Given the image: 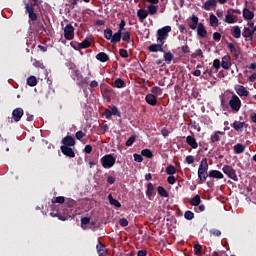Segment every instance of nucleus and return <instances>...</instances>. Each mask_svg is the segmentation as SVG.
<instances>
[{
    "mask_svg": "<svg viewBox=\"0 0 256 256\" xmlns=\"http://www.w3.org/2000/svg\"><path fill=\"white\" fill-rule=\"evenodd\" d=\"M237 21H238L237 16H234L233 14H226V16L224 17V23H227V24L237 23Z\"/></svg>",
    "mask_w": 256,
    "mask_h": 256,
    "instance_id": "nucleus-30",
    "label": "nucleus"
},
{
    "mask_svg": "<svg viewBox=\"0 0 256 256\" xmlns=\"http://www.w3.org/2000/svg\"><path fill=\"white\" fill-rule=\"evenodd\" d=\"M119 225L120 227H128L129 221L126 218H120L119 219Z\"/></svg>",
    "mask_w": 256,
    "mask_h": 256,
    "instance_id": "nucleus-59",
    "label": "nucleus"
},
{
    "mask_svg": "<svg viewBox=\"0 0 256 256\" xmlns=\"http://www.w3.org/2000/svg\"><path fill=\"white\" fill-rule=\"evenodd\" d=\"M220 64L223 69L229 70L230 67L232 66V61L230 59V56L229 55L223 56L222 62Z\"/></svg>",
    "mask_w": 256,
    "mask_h": 256,
    "instance_id": "nucleus-14",
    "label": "nucleus"
},
{
    "mask_svg": "<svg viewBox=\"0 0 256 256\" xmlns=\"http://www.w3.org/2000/svg\"><path fill=\"white\" fill-rule=\"evenodd\" d=\"M60 151H62L64 156H67L69 158H74L75 153L72 148L67 147V146H60Z\"/></svg>",
    "mask_w": 256,
    "mask_h": 256,
    "instance_id": "nucleus-17",
    "label": "nucleus"
},
{
    "mask_svg": "<svg viewBox=\"0 0 256 256\" xmlns=\"http://www.w3.org/2000/svg\"><path fill=\"white\" fill-rule=\"evenodd\" d=\"M112 36H113V30H111L110 28H107L104 30L105 39L110 40Z\"/></svg>",
    "mask_w": 256,
    "mask_h": 256,
    "instance_id": "nucleus-50",
    "label": "nucleus"
},
{
    "mask_svg": "<svg viewBox=\"0 0 256 256\" xmlns=\"http://www.w3.org/2000/svg\"><path fill=\"white\" fill-rule=\"evenodd\" d=\"M116 161L117 159H115V157L112 154L104 155L100 159L101 166H103L104 169L113 168Z\"/></svg>",
    "mask_w": 256,
    "mask_h": 256,
    "instance_id": "nucleus-1",
    "label": "nucleus"
},
{
    "mask_svg": "<svg viewBox=\"0 0 256 256\" xmlns=\"http://www.w3.org/2000/svg\"><path fill=\"white\" fill-rule=\"evenodd\" d=\"M125 26H126V22L124 19L120 20V23L118 24L119 30L118 32H123L125 31Z\"/></svg>",
    "mask_w": 256,
    "mask_h": 256,
    "instance_id": "nucleus-61",
    "label": "nucleus"
},
{
    "mask_svg": "<svg viewBox=\"0 0 256 256\" xmlns=\"http://www.w3.org/2000/svg\"><path fill=\"white\" fill-rule=\"evenodd\" d=\"M122 32L118 31L109 39L113 45H117L122 40Z\"/></svg>",
    "mask_w": 256,
    "mask_h": 256,
    "instance_id": "nucleus-24",
    "label": "nucleus"
},
{
    "mask_svg": "<svg viewBox=\"0 0 256 256\" xmlns=\"http://www.w3.org/2000/svg\"><path fill=\"white\" fill-rule=\"evenodd\" d=\"M62 144L63 146L62 147H74L75 146V139L70 136V135H67L66 137H64L62 139Z\"/></svg>",
    "mask_w": 256,
    "mask_h": 256,
    "instance_id": "nucleus-9",
    "label": "nucleus"
},
{
    "mask_svg": "<svg viewBox=\"0 0 256 256\" xmlns=\"http://www.w3.org/2000/svg\"><path fill=\"white\" fill-rule=\"evenodd\" d=\"M109 113L113 114L114 116L121 117V112H119L117 106H112L111 110H109Z\"/></svg>",
    "mask_w": 256,
    "mask_h": 256,
    "instance_id": "nucleus-55",
    "label": "nucleus"
},
{
    "mask_svg": "<svg viewBox=\"0 0 256 256\" xmlns=\"http://www.w3.org/2000/svg\"><path fill=\"white\" fill-rule=\"evenodd\" d=\"M96 60L100 61L101 63H106L107 61H110V56L104 52H100L96 55Z\"/></svg>",
    "mask_w": 256,
    "mask_h": 256,
    "instance_id": "nucleus-29",
    "label": "nucleus"
},
{
    "mask_svg": "<svg viewBox=\"0 0 256 256\" xmlns=\"http://www.w3.org/2000/svg\"><path fill=\"white\" fill-rule=\"evenodd\" d=\"M229 106L230 109L233 110L234 113H238L241 109V100L240 98L236 95L233 94L229 100Z\"/></svg>",
    "mask_w": 256,
    "mask_h": 256,
    "instance_id": "nucleus-3",
    "label": "nucleus"
},
{
    "mask_svg": "<svg viewBox=\"0 0 256 256\" xmlns=\"http://www.w3.org/2000/svg\"><path fill=\"white\" fill-rule=\"evenodd\" d=\"M245 146L242 143H237L236 146H234V153L241 154L244 153Z\"/></svg>",
    "mask_w": 256,
    "mask_h": 256,
    "instance_id": "nucleus-38",
    "label": "nucleus"
},
{
    "mask_svg": "<svg viewBox=\"0 0 256 256\" xmlns=\"http://www.w3.org/2000/svg\"><path fill=\"white\" fill-rule=\"evenodd\" d=\"M150 93H152L154 96H159L162 94V89L159 86H154L152 89H150Z\"/></svg>",
    "mask_w": 256,
    "mask_h": 256,
    "instance_id": "nucleus-44",
    "label": "nucleus"
},
{
    "mask_svg": "<svg viewBox=\"0 0 256 256\" xmlns=\"http://www.w3.org/2000/svg\"><path fill=\"white\" fill-rule=\"evenodd\" d=\"M185 163H187L189 165L195 163V156H192V155L186 156Z\"/></svg>",
    "mask_w": 256,
    "mask_h": 256,
    "instance_id": "nucleus-58",
    "label": "nucleus"
},
{
    "mask_svg": "<svg viewBox=\"0 0 256 256\" xmlns=\"http://www.w3.org/2000/svg\"><path fill=\"white\" fill-rule=\"evenodd\" d=\"M133 158H134V161H136L137 163L143 162V156L140 154H133Z\"/></svg>",
    "mask_w": 256,
    "mask_h": 256,
    "instance_id": "nucleus-64",
    "label": "nucleus"
},
{
    "mask_svg": "<svg viewBox=\"0 0 256 256\" xmlns=\"http://www.w3.org/2000/svg\"><path fill=\"white\" fill-rule=\"evenodd\" d=\"M209 24L211 26L217 27L218 26V18H217V16H215L214 14L209 15Z\"/></svg>",
    "mask_w": 256,
    "mask_h": 256,
    "instance_id": "nucleus-41",
    "label": "nucleus"
},
{
    "mask_svg": "<svg viewBox=\"0 0 256 256\" xmlns=\"http://www.w3.org/2000/svg\"><path fill=\"white\" fill-rule=\"evenodd\" d=\"M170 32L171 26H164L157 30V42L165 44V40L169 36Z\"/></svg>",
    "mask_w": 256,
    "mask_h": 256,
    "instance_id": "nucleus-2",
    "label": "nucleus"
},
{
    "mask_svg": "<svg viewBox=\"0 0 256 256\" xmlns=\"http://www.w3.org/2000/svg\"><path fill=\"white\" fill-rule=\"evenodd\" d=\"M33 66L36 67V68H40V69H44L45 68L43 62H40L38 60H34Z\"/></svg>",
    "mask_w": 256,
    "mask_h": 256,
    "instance_id": "nucleus-63",
    "label": "nucleus"
},
{
    "mask_svg": "<svg viewBox=\"0 0 256 256\" xmlns=\"http://www.w3.org/2000/svg\"><path fill=\"white\" fill-rule=\"evenodd\" d=\"M96 250L98 256H107L106 245H104L102 242L98 241Z\"/></svg>",
    "mask_w": 256,
    "mask_h": 256,
    "instance_id": "nucleus-19",
    "label": "nucleus"
},
{
    "mask_svg": "<svg viewBox=\"0 0 256 256\" xmlns=\"http://www.w3.org/2000/svg\"><path fill=\"white\" fill-rule=\"evenodd\" d=\"M254 35L255 33L251 31V29H249L248 27H245L244 32H242V37L250 42L254 41Z\"/></svg>",
    "mask_w": 256,
    "mask_h": 256,
    "instance_id": "nucleus-15",
    "label": "nucleus"
},
{
    "mask_svg": "<svg viewBox=\"0 0 256 256\" xmlns=\"http://www.w3.org/2000/svg\"><path fill=\"white\" fill-rule=\"evenodd\" d=\"M141 156L146 157V159H152L154 157V154L152 153L151 150L146 148V149L141 151Z\"/></svg>",
    "mask_w": 256,
    "mask_h": 256,
    "instance_id": "nucleus-39",
    "label": "nucleus"
},
{
    "mask_svg": "<svg viewBox=\"0 0 256 256\" xmlns=\"http://www.w3.org/2000/svg\"><path fill=\"white\" fill-rule=\"evenodd\" d=\"M196 29H197V35L198 36H200L202 38L207 37V30H206V27L204 26V24H202V23L198 24Z\"/></svg>",
    "mask_w": 256,
    "mask_h": 256,
    "instance_id": "nucleus-21",
    "label": "nucleus"
},
{
    "mask_svg": "<svg viewBox=\"0 0 256 256\" xmlns=\"http://www.w3.org/2000/svg\"><path fill=\"white\" fill-rule=\"evenodd\" d=\"M223 135H225V132L215 131L214 134L211 135L209 143L211 144L219 143L221 141L220 136H223Z\"/></svg>",
    "mask_w": 256,
    "mask_h": 256,
    "instance_id": "nucleus-10",
    "label": "nucleus"
},
{
    "mask_svg": "<svg viewBox=\"0 0 256 256\" xmlns=\"http://www.w3.org/2000/svg\"><path fill=\"white\" fill-rule=\"evenodd\" d=\"M166 173L167 175L173 176L175 173H177V168L170 164L166 167Z\"/></svg>",
    "mask_w": 256,
    "mask_h": 256,
    "instance_id": "nucleus-42",
    "label": "nucleus"
},
{
    "mask_svg": "<svg viewBox=\"0 0 256 256\" xmlns=\"http://www.w3.org/2000/svg\"><path fill=\"white\" fill-rule=\"evenodd\" d=\"M157 194L163 198H169V192L163 186H157Z\"/></svg>",
    "mask_w": 256,
    "mask_h": 256,
    "instance_id": "nucleus-33",
    "label": "nucleus"
},
{
    "mask_svg": "<svg viewBox=\"0 0 256 256\" xmlns=\"http://www.w3.org/2000/svg\"><path fill=\"white\" fill-rule=\"evenodd\" d=\"M70 46H71V48L74 49L75 51H80V50L83 49V48H81L80 43H78L77 41H72V42L70 43Z\"/></svg>",
    "mask_w": 256,
    "mask_h": 256,
    "instance_id": "nucleus-52",
    "label": "nucleus"
},
{
    "mask_svg": "<svg viewBox=\"0 0 256 256\" xmlns=\"http://www.w3.org/2000/svg\"><path fill=\"white\" fill-rule=\"evenodd\" d=\"M85 136L86 134L81 130L75 133V138L79 141H81Z\"/></svg>",
    "mask_w": 256,
    "mask_h": 256,
    "instance_id": "nucleus-60",
    "label": "nucleus"
},
{
    "mask_svg": "<svg viewBox=\"0 0 256 256\" xmlns=\"http://www.w3.org/2000/svg\"><path fill=\"white\" fill-rule=\"evenodd\" d=\"M163 53H164V61H166L167 63H170L171 61H173L174 56L172 53L166 52V51H164Z\"/></svg>",
    "mask_w": 256,
    "mask_h": 256,
    "instance_id": "nucleus-45",
    "label": "nucleus"
},
{
    "mask_svg": "<svg viewBox=\"0 0 256 256\" xmlns=\"http://www.w3.org/2000/svg\"><path fill=\"white\" fill-rule=\"evenodd\" d=\"M130 36L131 34L129 31H126V32L123 31L121 39L123 40L124 43L129 44L131 40Z\"/></svg>",
    "mask_w": 256,
    "mask_h": 256,
    "instance_id": "nucleus-40",
    "label": "nucleus"
},
{
    "mask_svg": "<svg viewBox=\"0 0 256 256\" xmlns=\"http://www.w3.org/2000/svg\"><path fill=\"white\" fill-rule=\"evenodd\" d=\"M27 85H29L30 87H34L37 85V78L36 76H30L29 78H27Z\"/></svg>",
    "mask_w": 256,
    "mask_h": 256,
    "instance_id": "nucleus-43",
    "label": "nucleus"
},
{
    "mask_svg": "<svg viewBox=\"0 0 256 256\" xmlns=\"http://www.w3.org/2000/svg\"><path fill=\"white\" fill-rule=\"evenodd\" d=\"M74 27L71 24H67L66 27H64V39L71 41L74 39Z\"/></svg>",
    "mask_w": 256,
    "mask_h": 256,
    "instance_id": "nucleus-6",
    "label": "nucleus"
},
{
    "mask_svg": "<svg viewBox=\"0 0 256 256\" xmlns=\"http://www.w3.org/2000/svg\"><path fill=\"white\" fill-rule=\"evenodd\" d=\"M227 49H229V52L233 54L234 58L239 59L240 48H236L233 43H227Z\"/></svg>",
    "mask_w": 256,
    "mask_h": 256,
    "instance_id": "nucleus-13",
    "label": "nucleus"
},
{
    "mask_svg": "<svg viewBox=\"0 0 256 256\" xmlns=\"http://www.w3.org/2000/svg\"><path fill=\"white\" fill-rule=\"evenodd\" d=\"M134 142H136V136L135 135H131L130 138L127 139L125 145H126V147H132Z\"/></svg>",
    "mask_w": 256,
    "mask_h": 256,
    "instance_id": "nucleus-47",
    "label": "nucleus"
},
{
    "mask_svg": "<svg viewBox=\"0 0 256 256\" xmlns=\"http://www.w3.org/2000/svg\"><path fill=\"white\" fill-rule=\"evenodd\" d=\"M202 251H203V248L200 244L194 245V255L200 256Z\"/></svg>",
    "mask_w": 256,
    "mask_h": 256,
    "instance_id": "nucleus-51",
    "label": "nucleus"
},
{
    "mask_svg": "<svg viewBox=\"0 0 256 256\" xmlns=\"http://www.w3.org/2000/svg\"><path fill=\"white\" fill-rule=\"evenodd\" d=\"M91 223V218L90 217H83L81 219V226L83 229H86V226Z\"/></svg>",
    "mask_w": 256,
    "mask_h": 256,
    "instance_id": "nucleus-48",
    "label": "nucleus"
},
{
    "mask_svg": "<svg viewBox=\"0 0 256 256\" xmlns=\"http://www.w3.org/2000/svg\"><path fill=\"white\" fill-rule=\"evenodd\" d=\"M208 177L221 180L223 179V174L219 170H211L208 173Z\"/></svg>",
    "mask_w": 256,
    "mask_h": 256,
    "instance_id": "nucleus-26",
    "label": "nucleus"
},
{
    "mask_svg": "<svg viewBox=\"0 0 256 256\" xmlns=\"http://www.w3.org/2000/svg\"><path fill=\"white\" fill-rule=\"evenodd\" d=\"M242 16L246 21H251L252 19H254V12H252L248 8H244V10H242Z\"/></svg>",
    "mask_w": 256,
    "mask_h": 256,
    "instance_id": "nucleus-23",
    "label": "nucleus"
},
{
    "mask_svg": "<svg viewBox=\"0 0 256 256\" xmlns=\"http://www.w3.org/2000/svg\"><path fill=\"white\" fill-rule=\"evenodd\" d=\"M146 12L149 13L150 16H155L158 13V6L154 4L148 5Z\"/></svg>",
    "mask_w": 256,
    "mask_h": 256,
    "instance_id": "nucleus-32",
    "label": "nucleus"
},
{
    "mask_svg": "<svg viewBox=\"0 0 256 256\" xmlns=\"http://www.w3.org/2000/svg\"><path fill=\"white\" fill-rule=\"evenodd\" d=\"M145 102L148 103L150 106H156V96L154 94H148L145 96Z\"/></svg>",
    "mask_w": 256,
    "mask_h": 256,
    "instance_id": "nucleus-27",
    "label": "nucleus"
},
{
    "mask_svg": "<svg viewBox=\"0 0 256 256\" xmlns=\"http://www.w3.org/2000/svg\"><path fill=\"white\" fill-rule=\"evenodd\" d=\"M236 90V93L238 94L239 97H248L249 96V92L247 90V88H245L244 86L241 85H237L236 88H234Z\"/></svg>",
    "mask_w": 256,
    "mask_h": 256,
    "instance_id": "nucleus-18",
    "label": "nucleus"
},
{
    "mask_svg": "<svg viewBox=\"0 0 256 256\" xmlns=\"http://www.w3.org/2000/svg\"><path fill=\"white\" fill-rule=\"evenodd\" d=\"M208 172V163L207 159H203L198 166V173H207Z\"/></svg>",
    "mask_w": 256,
    "mask_h": 256,
    "instance_id": "nucleus-28",
    "label": "nucleus"
},
{
    "mask_svg": "<svg viewBox=\"0 0 256 256\" xmlns=\"http://www.w3.org/2000/svg\"><path fill=\"white\" fill-rule=\"evenodd\" d=\"M72 70V79H74V81H82V75L80 73V70H78L77 67H71Z\"/></svg>",
    "mask_w": 256,
    "mask_h": 256,
    "instance_id": "nucleus-22",
    "label": "nucleus"
},
{
    "mask_svg": "<svg viewBox=\"0 0 256 256\" xmlns=\"http://www.w3.org/2000/svg\"><path fill=\"white\" fill-rule=\"evenodd\" d=\"M231 36H233L236 39H240L241 37L240 26H233V28H231Z\"/></svg>",
    "mask_w": 256,
    "mask_h": 256,
    "instance_id": "nucleus-31",
    "label": "nucleus"
},
{
    "mask_svg": "<svg viewBox=\"0 0 256 256\" xmlns=\"http://www.w3.org/2000/svg\"><path fill=\"white\" fill-rule=\"evenodd\" d=\"M224 175H227L231 180L238 182L239 178L237 177L236 170L233 169L230 165H224L222 168Z\"/></svg>",
    "mask_w": 256,
    "mask_h": 256,
    "instance_id": "nucleus-4",
    "label": "nucleus"
},
{
    "mask_svg": "<svg viewBox=\"0 0 256 256\" xmlns=\"http://www.w3.org/2000/svg\"><path fill=\"white\" fill-rule=\"evenodd\" d=\"M207 177H209L207 172H198V179L201 181V183L206 182Z\"/></svg>",
    "mask_w": 256,
    "mask_h": 256,
    "instance_id": "nucleus-49",
    "label": "nucleus"
},
{
    "mask_svg": "<svg viewBox=\"0 0 256 256\" xmlns=\"http://www.w3.org/2000/svg\"><path fill=\"white\" fill-rule=\"evenodd\" d=\"M163 45H165V43L152 44L148 47V51L150 53H165V50H163Z\"/></svg>",
    "mask_w": 256,
    "mask_h": 256,
    "instance_id": "nucleus-7",
    "label": "nucleus"
},
{
    "mask_svg": "<svg viewBox=\"0 0 256 256\" xmlns=\"http://www.w3.org/2000/svg\"><path fill=\"white\" fill-rule=\"evenodd\" d=\"M199 17L193 15L192 17H190V21L188 20V25L189 28L192 30H196L197 27L199 26Z\"/></svg>",
    "mask_w": 256,
    "mask_h": 256,
    "instance_id": "nucleus-16",
    "label": "nucleus"
},
{
    "mask_svg": "<svg viewBox=\"0 0 256 256\" xmlns=\"http://www.w3.org/2000/svg\"><path fill=\"white\" fill-rule=\"evenodd\" d=\"M52 203L53 204H56V203L63 204V203H65V197H62V196L55 197V198H53Z\"/></svg>",
    "mask_w": 256,
    "mask_h": 256,
    "instance_id": "nucleus-54",
    "label": "nucleus"
},
{
    "mask_svg": "<svg viewBox=\"0 0 256 256\" xmlns=\"http://www.w3.org/2000/svg\"><path fill=\"white\" fill-rule=\"evenodd\" d=\"M183 216L185 217L186 220L192 221V219L195 218V213H193L191 210H188L185 212Z\"/></svg>",
    "mask_w": 256,
    "mask_h": 256,
    "instance_id": "nucleus-46",
    "label": "nucleus"
},
{
    "mask_svg": "<svg viewBox=\"0 0 256 256\" xmlns=\"http://www.w3.org/2000/svg\"><path fill=\"white\" fill-rule=\"evenodd\" d=\"M108 201H109V204H111L112 206H115L116 208L122 207L121 202L115 199L111 194L108 195Z\"/></svg>",
    "mask_w": 256,
    "mask_h": 256,
    "instance_id": "nucleus-34",
    "label": "nucleus"
},
{
    "mask_svg": "<svg viewBox=\"0 0 256 256\" xmlns=\"http://www.w3.org/2000/svg\"><path fill=\"white\" fill-rule=\"evenodd\" d=\"M125 81L122 80L121 78H117L115 81H114V87L117 88V89H122V88H125Z\"/></svg>",
    "mask_w": 256,
    "mask_h": 256,
    "instance_id": "nucleus-37",
    "label": "nucleus"
},
{
    "mask_svg": "<svg viewBox=\"0 0 256 256\" xmlns=\"http://www.w3.org/2000/svg\"><path fill=\"white\" fill-rule=\"evenodd\" d=\"M154 191H155V187L154 184L149 183L146 185V197H152V195H154Z\"/></svg>",
    "mask_w": 256,
    "mask_h": 256,
    "instance_id": "nucleus-35",
    "label": "nucleus"
},
{
    "mask_svg": "<svg viewBox=\"0 0 256 256\" xmlns=\"http://www.w3.org/2000/svg\"><path fill=\"white\" fill-rule=\"evenodd\" d=\"M24 114V111L22 108H15L14 111H12V119H14L15 122L21 121V118Z\"/></svg>",
    "mask_w": 256,
    "mask_h": 256,
    "instance_id": "nucleus-11",
    "label": "nucleus"
},
{
    "mask_svg": "<svg viewBox=\"0 0 256 256\" xmlns=\"http://www.w3.org/2000/svg\"><path fill=\"white\" fill-rule=\"evenodd\" d=\"M213 67L216 69V72L221 68V61L219 59H215L213 62Z\"/></svg>",
    "mask_w": 256,
    "mask_h": 256,
    "instance_id": "nucleus-62",
    "label": "nucleus"
},
{
    "mask_svg": "<svg viewBox=\"0 0 256 256\" xmlns=\"http://www.w3.org/2000/svg\"><path fill=\"white\" fill-rule=\"evenodd\" d=\"M201 203V199H200V195L199 194H196L192 200H190V205L194 206V207H197L199 206Z\"/></svg>",
    "mask_w": 256,
    "mask_h": 256,
    "instance_id": "nucleus-36",
    "label": "nucleus"
},
{
    "mask_svg": "<svg viewBox=\"0 0 256 256\" xmlns=\"http://www.w3.org/2000/svg\"><path fill=\"white\" fill-rule=\"evenodd\" d=\"M148 15L149 13L145 9H140L137 11V17L141 23H143L145 19H147Z\"/></svg>",
    "mask_w": 256,
    "mask_h": 256,
    "instance_id": "nucleus-25",
    "label": "nucleus"
},
{
    "mask_svg": "<svg viewBox=\"0 0 256 256\" xmlns=\"http://www.w3.org/2000/svg\"><path fill=\"white\" fill-rule=\"evenodd\" d=\"M209 234H211L214 237H221L222 232L221 230H218V229H212V230H209Z\"/></svg>",
    "mask_w": 256,
    "mask_h": 256,
    "instance_id": "nucleus-56",
    "label": "nucleus"
},
{
    "mask_svg": "<svg viewBox=\"0 0 256 256\" xmlns=\"http://www.w3.org/2000/svg\"><path fill=\"white\" fill-rule=\"evenodd\" d=\"M231 127H233L236 132H243L244 127L247 128L248 124L241 121H234L233 124H231Z\"/></svg>",
    "mask_w": 256,
    "mask_h": 256,
    "instance_id": "nucleus-12",
    "label": "nucleus"
},
{
    "mask_svg": "<svg viewBox=\"0 0 256 256\" xmlns=\"http://www.w3.org/2000/svg\"><path fill=\"white\" fill-rule=\"evenodd\" d=\"M186 144H188L192 149H197L199 147V145L197 144L196 138L191 135L186 137Z\"/></svg>",
    "mask_w": 256,
    "mask_h": 256,
    "instance_id": "nucleus-20",
    "label": "nucleus"
},
{
    "mask_svg": "<svg viewBox=\"0 0 256 256\" xmlns=\"http://www.w3.org/2000/svg\"><path fill=\"white\" fill-rule=\"evenodd\" d=\"M24 9H26V13L29 15V24L32 26V22L37 21L38 18L37 14L34 12V7L33 5L26 4Z\"/></svg>",
    "mask_w": 256,
    "mask_h": 256,
    "instance_id": "nucleus-5",
    "label": "nucleus"
},
{
    "mask_svg": "<svg viewBox=\"0 0 256 256\" xmlns=\"http://www.w3.org/2000/svg\"><path fill=\"white\" fill-rule=\"evenodd\" d=\"M119 55H120V57H122V59H128V57H129L128 51H126L123 48L119 49Z\"/></svg>",
    "mask_w": 256,
    "mask_h": 256,
    "instance_id": "nucleus-57",
    "label": "nucleus"
},
{
    "mask_svg": "<svg viewBox=\"0 0 256 256\" xmlns=\"http://www.w3.org/2000/svg\"><path fill=\"white\" fill-rule=\"evenodd\" d=\"M203 10H215L217 8V0H207L202 6Z\"/></svg>",
    "mask_w": 256,
    "mask_h": 256,
    "instance_id": "nucleus-8",
    "label": "nucleus"
},
{
    "mask_svg": "<svg viewBox=\"0 0 256 256\" xmlns=\"http://www.w3.org/2000/svg\"><path fill=\"white\" fill-rule=\"evenodd\" d=\"M81 45V48L83 49H87L89 47H91V41L86 38L85 40L82 41V43H79Z\"/></svg>",
    "mask_w": 256,
    "mask_h": 256,
    "instance_id": "nucleus-53",
    "label": "nucleus"
}]
</instances>
